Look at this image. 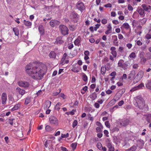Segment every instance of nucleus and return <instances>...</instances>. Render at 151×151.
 <instances>
[{"instance_id": "nucleus-1", "label": "nucleus", "mask_w": 151, "mask_h": 151, "mask_svg": "<svg viewBox=\"0 0 151 151\" xmlns=\"http://www.w3.org/2000/svg\"><path fill=\"white\" fill-rule=\"evenodd\" d=\"M46 65L42 63H32L25 67L26 73L33 79L41 80L47 70Z\"/></svg>"}, {"instance_id": "nucleus-2", "label": "nucleus", "mask_w": 151, "mask_h": 151, "mask_svg": "<svg viewBox=\"0 0 151 151\" xmlns=\"http://www.w3.org/2000/svg\"><path fill=\"white\" fill-rule=\"evenodd\" d=\"M134 98L136 101L134 105L139 109H142L145 106V102L142 96H138L134 97Z\"/></svg>"}, {"instance_id": "nucleus-3", "label": "nucleus", "mask_w": 151, "mask_h": 151, "mask_svg": "<svg viewBox=\"0 0 151 151\" xmlns=\"http://www.w3.org/2000/svg\"><path fill=\"white\" fill-rule=\"evenodd\" d=\"M61 34L65 35L68 34V28L63 25H61L59 26Z\"/></svg>"}, {"instance_id": "nucleus-4", "label": "nucleus", "mask_w": 151, "mask_h": 151, "mask_svg": "<svg viewBox=\"0 0 151 151\" xmlns=\"http://www.w3.org/2000/svg\"><path fill=\"white\" fill-rule=\"evenodd\" d=\"M50 123L53 125H58V119L55 116H50L49 118Z\"/></svg>"}, {"instance_id": "nucleus-5", "label": "nucleus", "mask_w": 151, "mask_h": 151, "mask_svg": "<svg viewBox=\"0 0 151 151\" xmlns=\"http://www.w3.org/2000/svg\"><path fill=\"white\" fill-rule=\"evenodd\" d=\"M76 8L82 12L85 9L84 4L81 1H78L76 4Z\"/></svg>"}, {"instance_id": "nucleus-6", "label": "nucleus", "mask_w": 151, "mask_h": 151, "mask_svg": "<svg viewBox=\"0 0 151 151\" xmlns=\"http://www.w3.org/2000/svg\"><path fill=\"white\" fill-rule=\"evenodd\" d=\"M118 123L119 126L122 127L127 125L128 124V122L127 119H123L119 120V121L118 122Z\"/></svg>"}, {"instance_id": "nucleus-7", "label": "nucleus", "mask_w": 151, "mask_h": 151, "mask_svg": "<svg viewBox=\"0 0 151 151\" xmlns=\"http://www.w3.org/2000/svg\"><path fill=\"white\" fill-rule=\"evenodd\" d=\"M144 75V73L142 71H140L137 75L135 77L134 79V82L136 83L137 82L139 81L142 78Z\"/></svg>"}, {"instance_id": "nucleus-8", "label": "nucleus", "mask_w": 151, "mask_h": 151, "mask_svg": "<svg viewBox=\"0 0 151 151\" xmlns=\"http://www.w3.org/2000/svg\"><path fill=\"white\" fill-rule=\"evenodd\" d=\"M18 84L20 86L24 88L28 87L29 85L28 82L23 81H19L18 83Z\"/></svg>"}, {"instance_id": "nucleus-9", "label": "nucleus", "mask_w": 151, "mask_h": 151, "mask_svg": "<svg viewBox=\"0 0 151 151\" xmlns=\"http://www.w3.org/2000/svg\"><path fill=\"white\" fill-rule=\"evenodd\" d=\"M64 42V41L63 40L62 37L59 36L56 39L55 43L58 45H60L63 43Z\"/></svg>"}, {"instance_id": "nucleus-10", "label": "nucleus", "mask_w": 151, "mask_h": 151, "mask_svg": "<svg viewBox=\"0 0 151 151\" xmlns=\"http://www.w3.org/2000/svg\"><path fill=\"white\" fill-rule=\"evenodd\" d=\"M1 102L3 105L5 104L6 103L7 100V96L6 93H3L1 96Z\"/></svg>"}, {"instance_id": "nucleus-11", "label": "nucleus", "mask_w": 151, "mask_h": 151, "mask_svg": "<svg viewBox=\"0 0 151 151\" xmlns=\"http://www.w3.org/2000/svg\"><path fill=\"white\" fill-rule=\"evenodd\" d=\"M59 24V22L57 20L52 19L50 22V24L51 27H54Z\"/></svg>"}, {"instance_id": "nucleus-12", "label": "nucleus", "mask_w": 151, "mask_h": 151, "mask_svg": "<svg viewBox=\"0 0 151 151\" xmlns=\"http://www.w3.org/2000/svg\"><path fill=\"white\" fill-rule=\"evenodd\" d=\"M144 144V141L141 139L138 140L137 141V145L139 147L142 148Z\"/></svg>"}, {"instance_id": "nucleus-13", "label": "nucleus", "mask_w": 151, "mask_h": 151, "mask_svg": "<svg viewBox=\"0 0 151 151\" xmlns=\"http://www.w3.org/2000/svg\"><path fill=\"white\" fill-rule=\"evenodd\" d=\"M141 7L143 8L144 11L148 12H149V10H151V6L149 5L143 4L142 5Z\"/></svg>"}, {"instance_id": "nucleus-14", "label": "nucleus", "mask_w": 151, "mask_h": 151, "mask_svg": "<svg viewBox=\"0 0 151 151\" xmlns=\"http://www.w3.org/2000/svg\"><path fill=\"white\" fill-rule=\"evenodd\" d=\"M144 85L143 84L141 83L139 85L137 86L134 87L132 88L130 90V91L132 92H133L137 90H138L139 89L141 88L142 87H143Z\"/></svg>"}, {"instance_id": "nucleus-15", "label": "nucleus", "mask_w": 151, "mask_h": 151, "mask_svg": "<svg viewBox=\"0 0 151 151\" xmlns=\"http://www.w3.org/2000/svg\"><path fill=\"white\" fill-rule=\"evenodd\" d=\"M116 49V48L114 47H111L110 49L111 53L114 58H116L117 55L116 52L115 50Z\"/></svg>"}, {"instance_id": "nucleus-16", "label": "nucleus", "mask_w": 151, "mask_h": 151, "mask_svg": "<svg viewBox=\"0 0 151 151\" xmlns=\"http://www.w3.org/2000/svg\"><path fill=\"white\" fill-rule=\"evenodd\" d=\"M137 12H138L141 17H143L145 16V11L142 8L139 9L137 10Z\"/></svg>"}, {"instance_id": "nucleus-17", "label": "nucleus", "mask_w": 151, "mask_h": 151, "mask_svg": "<svg viewBox=\"0 0 151 151\" xmlns=\"http://www.w3.org/2000/svg\"><path fill=\"white\" fill-rule=\"evenodd\" d=\"M81 38L80 36H78L77 38L75 40L74 43L75 45L79 46L80 44Z\"/></svg>"}, {"instance_id": "nucleus-18", "label": "nucleus", "mask_w": 151, "mask_h": 151, "mask_svg": "<svg viewBox=\"0 0 151 151\" xmlns=\"http://www.w3.org/2000/svg\"><path fill=\"white\" fill-rule=\"evenodd\" d=\"M51 102L49 101H45L44 106V108L45 109H47L49 108L50 106Z\"/></svg>"}, {"instance_id": "nucleus-19", "label": "nucleus", "mask_w": 151, "mask_h": 151, "mask_svg": "<svg viewBox=\"0 0 151 151\" xmlns=\"http://www.w3.org/2000/svg\"><path fill=\"white\" fill-rule=\"evenodd\" d=\"M16 92H18L19 94L22 95H23L25 93V91L24 90L21 89L19 87H17L16 88Z\"/></svg>"}, {"instance_id": "nucleus-20", "label": "nucleus", "mask_w": 151, "mask_h": 151, "mask_svg": "<svg viewBox=\"0 0 151 151\" xmlns=\"http://www.w3.org/2000/svg\"><path fill=\"white\" fill-rule=\"evenodd\" d=\"M107 28L108 29L106 31L105 33V34L106 35L111 33L112 32L111 30L112 28L111 24H109Z\"/></svg>"}, {"instance_id": "nucleus-21", "label": "nucleus", "mask_w": 151, "mask_h": 151, "mask_svg": "<svg viewBox=\"0 0 151 151\" xmlns=\"http://www.w3.org/2000/svg\"><path fill=\"white\" fill-rule=\"evenodd\" d=\"M135 74L136 72L135 71L132 70L131 71L129 75V76L128 77V78L131 79L134 78L135 75Z\"/></svg>"}, {"instance_id": "nucleus-22", "label": "nucleus", "mask_w": 151, "mask_h": 151, "mask_svg": "<svg viewBox=\"0 0 151 151\" xmlns=\"http://www.w3.org/2000/svg\"><path fill=\"white\" fill-rule=\"evenodd\" d=\"M112 38L114 40L113 43L114 45L115 46H117L118 42L117 41V38L116 35H113L112 36Z\"/></svg>"}, {"instance_id": "nucleus-23", "label": "nucleus", "mask_w": 151, "mask_h": 151, "mask_svg": "<svg viewBox=\"0 0 151 151\" xmlns=\"http://www.w3.org/2000/svg\"><path fill=\"white\" fill-rule=\"evenodd\" d=\"M49 56L50 58H55L56 57V54L54 51H52L50 52Z\"/></svg>"}, {"instance_id": "nucleus-24", "label": "nucleus", "mask_w": 151, "mask_h": 151, "mask_svg": "<svg viewBox=\"0 0 151 151\" xmlns=\"http://www.w3.org/2000/svg\"><path fill=\"white\" fill-rule=\"evenodd\" d=\"M147 20L146 18H144L142 19H140L139 20V22L141 24L143 25L145 24Z\"/></svg>"}, {"instance_id": "nucleus-25", "label": "nucleus", "mask_w": 151, "mask_h": 151, "mask_svg": "<svg viewBox=\"0 0 151 151\" xmlns=\"http://www.w3.org/2000/svg\"><path fill=\"white\" fill-rule=\"evenodd\" d=\"M39 31L41 35H43L44 33L43 27L42 25H40L38 28Z\"/></svg>"}, {"instance_id": "nucleus-26", "label": "nucleus", "mask_w": 151, "mask_h": 151, "mask_svg": "<svg viewBox=\"0 0 151 151\" xmlns=\"http://www.w3.org/2000/svg\"><path fill=\"white\" fill-rule=\"evenodd\" d=\"M137 149L136 147L133 145L129 149H126L125 151H135Z\"/></svg>"}, {"instance_id": "nucleus-27", "label": "nucleus", "mask_w": 151, "mask_h": 151, "mask_svg": "<svg viewBox=\"0 0 151 151\" xmlns=\"http://www.w3.org/2000/svg\"><path fill=\"white\" fill-rule=\"evenodd\" d=\"M21 105L19 104H18L14 105V107L11 109L12 111L18 109L20 107Z\"/></svg>"}, {"instance_id": "nucleus-28", "label": "nucleus", "mask_w": 151, "mask_h": 151, "mask_svg": "<svg viewBox=\"0 0 151 151\" xmlns=\"http://www.w3.org/2000/svg\"><path fill=\"white\" fill-rule=\"evenodd\" d=\"M24 23L27 27H30L32 25V23L28 21H26V20H24Z\"/></svg>"}, {"instance_id": "nucleus-29", "label": "nucleus", "mask_w": 151, "mask_h": 151, "mask_svg": "<svg viewBox=\"0 0 151 151\" xmlns=\"http://www.w3.org/2000/svg\"><path fill=\"white\" fill-rule=\"evenodd\" d=\"M13 31L14 32L15 35L17 36H18L19 34V30L18 28H14L13 29Z\"/></svg>"}, {"instance_id": "nucleus-30", "label": "nucleus", "mask_w": 151, "mask_h": 151, "mask_svg": "<svg viewBox=\"0 0 151 151\" xmlns=\"http://www.w3.org/2000/svg\"><path fill=\"white\" fill-rule=\"evenodd\" d=\"M136 55L135 53L134 52H132L129 55V58H131L132 59H134L136 58Z\"/></svg>"}, {"instance_id": "nucleus-31", "label": "nucleus", "mask_w": 151, "mask_h": 151, "mask_svg": "<svg viewBox=\"0 0 151 151\" xmlns=\"http://www.w3.org/2000/svg\"><path fill=\"white\" fill-rule=\"evenodd\" d=\"M71 16L73 18H77L78 17V14L75 12H72Z\"/></svg>"}, {"instance_id": "nucleus-32", "label": "nucleus", "mask_w": 151, "mask_h": 151, "mask_svg": "<svg viewBox=\"0 0 151 151\" xmlns=\"http://www.w3.org/2000/svg\"><path fill=\"white\" fill-rule=\"evenodd\" d=\"M69 58L68 57L66 59H64V61H63L62 60H61L60 61V63L62 64V65H64L65 64H68L69 62V60H68Z\"/></svg>"}, {"instance_id": "nucleus-33", "label": "nucleus", "mask_w": 151, "mask_h": 151, "mask_svg": "<svg viewBox=\"0 0 151 151\" xmlns=\"http://www.w3.org/2000/svg\"><path fill=\"white\" fill-rule=\"evenodd\" d=\"M52 19L51 16L49 14H47L46 15V17L43 19V21H46V20H50Z\"/></svg>"}, {"instance_id": "nucleus-34", "label": "nucleus", "mask_w": 151, "mask_h": 151, "mask_svg": "<svg viewBox=\"0 0 151 151\" xmlns=\"http://www.w3.org/2000/svg\"><path fill=\"white\" fill-rule=\"evenodd\" d=\"M62 105V104L60 103H58L56 105L55 108V109L58 111H59L60 109V106Z\"/></svg>"}, {"instance_id": "nucleus-35", "label": "nucleus", "mask_w": 151, "mask_h": 151, "mask_svg": "<svg viewBox=\"0 0 151 151\" xmlns=\"http://www.w3.org/2000/svg\"><path fill=\"white\" fill-rule=\"evenodd\" d=\"M71 70L74 72L78 73L79 71V70L78 67H74L71 69Z\"/></svg>"}, {"instance_id": "nucleus-36", "label": "nucleus", "mask_w": 151, "mask_h": 151, "mask_svg": "<svg viewBox=\"0 0 151 151\" xmlns=\"http://www.w3.org/2000/svg\"><path fill=\"white\" fill-rule=\"evenodd\" d=\"M83 79L84 81L86 82L88 80V77L84 73L82 74Z\"/></svg>"}, {"instance_id": "nucleus-37", "label": "nucleus", "mask_w": 151, "mask_h": 151, "mask_svg": "<svg viewBox=\"0 0 151 151\" xmlns=\"http://www.w3.org/2000/svg\"><path fill=\"white\" fill-rule=\"evenodd\" d=\"M146 61V59L144 57H140V62L142 64H144Z\"/></svg>"}, {"instance_id": "nucleus-38", "label": "nucleus", "mask_w": 151, "mask_h": 151, "mask_svg": "<svg viewBox=\"0 0 151 151\" xmlns=\"http://www.w3.org/2000/svg\"><path fill=\"white\" fill-rule=\"evenodd\" d=\"M139 17L138 14L137 12H135L132 15V17L134 19H136Z\"/></svg>"}, {"instance_id": "nucleus-39", "label": "nucleus", "mask_w": 151, "mask_h": 151, "mask_svg": "<svg viewBox=\"0 0 151 151\" xmlns=\"http://www.w3.org/2000/svg\"><path fill=\"white\" fill-rule=\"evenodd\" d=\"M123 27L125 28L126 29H129V25L127 23H125L123 24Z\"/></svg>"}, {"instance_id": "nucleus-40", "label": "nucleus", "mask_w": 151, "mask_h": 151, "mask_svg": "<svg viewBox=\"0 0 151 151\" xmlns=\"http://www.w3.org/2000/svg\"><path fill=\"white\" fill-rule=\"evenodd\" d=\"M128 66V64L126 62L123 63V65L122 68L124 70H126L127 69Z\"/></svg>"}, {"instance_id": "nucleus-41", "label": "nucleus", "mask_w": 151, "mask_h": 151, "mask_svg": "<svg viewBox=\"0 0 151 151\" xmlns=\"http://www.w3.org/2000/svg\"><path fill=\"white\" fill-rule=\"evenodd\" d=\"M77 145L76 143H72L71 145V147L72 148L73 150H74L76 148Z\"/></svg>"}, {"instance_id": "nucleus-42", "label": "nucleus", "mask_w": 151, "mask_h": 151, "mask_svg": "<svg viewBox=\"0 0 151 151\" xmlns=\"http://www.w3.org/2000/svg\"><path fill=\"white\" fill-rule=\"evenodd\" d=\"M68 57H67V54L65 53H64L62 58L61 60H62L63 61H64V59H66Z\"/></svg>"}, {"instance_id": "nucleus-43", "label": "nucleus", "mask_w": 151, "mask_h": 151, "mask_svg": "<svg viewBox=\"0 0 151 151\" xmlns=\"http://www.w3.org/2000/svg\"><path fill=\"white\" fill-rule=\"evenodd\" d=\"M31 101L30 98L27 97L26 99L24 104L26 105L28 104Z\"/></svg>"}, {"instance_id": "nucleus-44", "label": "nucleus", "mask_w": 151, "mask_h": 151, "mask_svg": "<svg viewBox=\"0 0 151 151\" xmlns=\"http://www.w3.org/2000/svg\"><path fill=\"white\" fill-rule=\"evenodd\" d=\"M146 86L148 89L151 90V81L148 82L146 84Z\"/></svg>"}, {"instance_id": "nucleus-45", "label": "nucleus", "mask_w": 151, "mask_h": 151, "mask_svg": "<svg viewBox=\"0 0 151 151\" xmlns=\"http://www.w3.org/2000/svg\"><path fill=\"white\" fill-rule=\"evenodd\" d=\"M97 147L100 150H101L103 147L102 145L101 142H99L97 145Z\"/></svg>"}, {"instance_id": "nucleus-46", "label": "nucleus", "mask_w": 151, "mask_h": 151, "mask_svg": "<svg viewBox=\"0 0 151 151\" xmlns=\"http://www.w3.org/2000/svg\"><path fill=\"white\" fill-rule=\"evenodd\" d=\"M45 130L47 131H50L52 130V128L49 125H47L45 127Z\"/></svg>"}, {"instance_id": "nucleus-47", "label": "nucleus", "mask_w": 151, "mask_h": 151, "mask_svg": "<svg viewBox=\"0 0 151 151\" xmlns=\"http://www.w3.org/2000/svg\"><path fill=\"white\" fill-rule=\"evenodd\" d=\"M137 24V22L135 20H133L132 22V27L133 28H135L136 27Z\"/></svg>"}, {"instance_id": "nucleus-48", "label": "nucleus", "mask_w": 151, "mask_h": 151, "mask_svg": "<svg viewBox=\"0 0 151 151\" xmlns=\"http://www.w3.org/2000/svg\"><path fill=\"white\" fill-rule=\"evenodd\" d=\"M88 119L91 121H93V117L91 116V115L89 114H88Z\"/></svg>"}, {"instance_id": "nucleus-49", "label": "nucleus", "mask_w": 151, "mask_h": 151, "mask_svg": "<svg viewBox=\"0 0 151 151\" xmlns=\"http://www.w3.org/2000/svg\"><path fill=\"white\" fill-rule=\"evenodd\" d=\"M147 120L149 123L151 122V114L148 115L147 118Z\"/></svg>"}, {"instance_id": "nucleus-50", "label": "nucleus", "mask_w": 151, "mask_h": 151, "mask_svg": "<svg viewBox=\"0 0 151 151\" xmlns=\"http://www.w3.org/2000/svg\"><path fill=\"white\" fill-rule=\"evenodd\" d=\"M101 72L102 74H104L106 72V68L104 67H102L101 68Z\"/></svg>"}, {"instance_id": "nucleus-51", "label": "nucleus", "mask_w": 151, "mask_h": 151, "mask_svg": "<svg viewBox=\"0 0 151 151\" xmlns=\"http://www.w3.org/2000/svg\"><path fill=\"white\" fill-rule=\"evenodd\" d=\"M69 134L67 133L66 134H61V137L62 138H67L69 136Z\"/></svg>"}, {"instance_id": "nucleus-52", "label": "nucleus", "mask_w": 151, "mask_h": 151, "mask_svg": "<svg viewBox=\"0 0 151 151\" xmlns=\"http://www.w3.org/2000/svg\"><path fill=\"white\" fill-rule=\"evenodd\" d=\"M123 61V60H119V61L118 63V66H119L120 67L122 68L123 65V63H122V61Z\"/></svg>"}, {"instance_id": "nucleus-53", "label": "nucleus", "mask_w": 151, "mask_h": 151, "mask_svg": "<svg viewBox=\"0 0 151 151\" xmlns=\"http://www.w3.org/2000/svg\"><path fill=\"white\" fill-rule=\"evenodd\" d=\"M132 68L134 69H136L139 67L138 65L136 63H134L132 65Z\"/></svg>"}, {"instance_id": "nucleus-54", "label": "nucleus", "mask_w": 151, "mask_h": 151, "mask_svg": "<svg viewBox=\"0 0 151 151\" xmlns=\"http://www.w3.org/2000/svg\"><path fill=\"white\" fill-rule=\"evenodd\" d=\"M120 97L121 96L119 95L116 94L115 96L114 99L117 101L120 98Z\"/></svg>"}, {"instance_id": "nucleus-55", "label": "nucleus", "mask_w": 151, "mask_h": 151, "mask_svg": "<svg viewBox=\"0 0 151 151\" xmlns=\"http://www.w3.org/2000/svg\"><path fill=\"white\" fill-rule=\"evenodd\" d=\"M96 124L97 126L99 127H101V128H103V127L100 122H96Z\"/></svg>"}, {"instance_id": "nucleus-56", "label": "nucleus", "mask_w": 151, "mask_h": 151, "mask_svg": "<svg viewBox=\"0 0 151 151\" xmlns=\"http://www.w3.org/2000/svg\"><path fill=\"white\" fill-rule=\"evenodd\" d=\"M127 8L128 10L129 11H132L133 10V8L129 4L128 5Z\"/></svg>"}, {"instance_id": "nucleus-57", "label": "nucleus", "mask_w": 151, "mask_h": 151, "mask_svg": "<svg viewBox=\"0 0 151 151\" xmlns=\"http://www.w3.org/2000/svg\"><path fill=\"white\" fill-rule=\"evenodd\" d=\"M77 125V122L76 120H75L73 123L72 126L73 128H74Z\"/></svg>"}, {"instance_id": "nucleus-58", "label": "nucleus", "mask_w": 151, "mask_h": 151, "mask_svg": "<svg viewBox=\"0 0 151 151\" xmlns=\"http://www.w3.org/2000/svg\"><path fill=\"white\" fill-rule=\"evenodd\" d=\"M105 124L107 127L109 128L110 127V124L109 121H106L105 123Z\"/></svg>"}, {"instance_id": "nucleus-59", "label": "nucleus", "mask_w": 151, "mask_h": 151, "mask_svg": "<svg viewBox=\"0 0 151 151\" xmlns=\"http://www.w3.org/2000/svg\"><path fill=\"white\" fill-rule=\"evenodd\" d=\"M101 128V127H97L96 129V131L97 132H101L102 131Z\"/></svg>"}, {"instance_id": "nucleus-60", "label": "nucleus", "mask_w": 151, "mask_h": 151, "mask_svg": "<svg viewBox=\"0 0 151 151\" xmlns=\"http://www.w3.org/2000/svg\"><path fill=\"white\" fill-rule=\"evenodd\" d=\"M101 23L103 24H106L107 22V21L106 19H102L101 21Z\"/></svg>"}, {"instance_id": "nucleus-61", "label": "nucleus", "mask_w": 151, "mask_h": 151, "mask_svg": "<svg viewBox=\"0 0 151 151\" xmlns=\"http://www.w3.org/2000/svg\"><path fill=\"white\" fill-rule=\"evenodd\" d=\"M145 37L147 39H149L151 38V35L147 34L146 35Z\"/></svg>"}, {"instance_id": "nucleus-62", "label": "nucleus", "mask_w": 151, "mask_h": 151, "mask_svg": "<svg viewBox=\"0 0 151 151\" xmlns=\"http://www.w3.org/2000/svg\"><path fill=\"white\" fill-rule=\"evenodd\" d=\"M94 107L96 109H98L100 106V105L97 102L96 103L94 104Z\"/></svg>"}, {"instance_id": "nucleus-63", "label": "nucleus", "mask_w": 151, "mask_h": 151, "mask_svg": "<svg viewBox=\"0 0 151 151\" xmlns=\"http://www.w3.org/2000/svg\"><path fill=\"white\" fill-rule=\"evenodd\" d=\"M14 120V119H9V123L11 125H12L13 124V121Z\"/></svg>"}, {"instance_id": "nucleus-64", "label": "nucleus", "mask_w": 151, "mask_h": 151, "mask_svg": "<svg viewBox=\"0 0 151 151\" xmlns=\"http://www.w3.org/2000/svg\"><path fill=\"white\" fill-rule=\"evenodd\" d=\"M147 57L148 59H151V53H147Z\"/></svg>"}]
</instances>
